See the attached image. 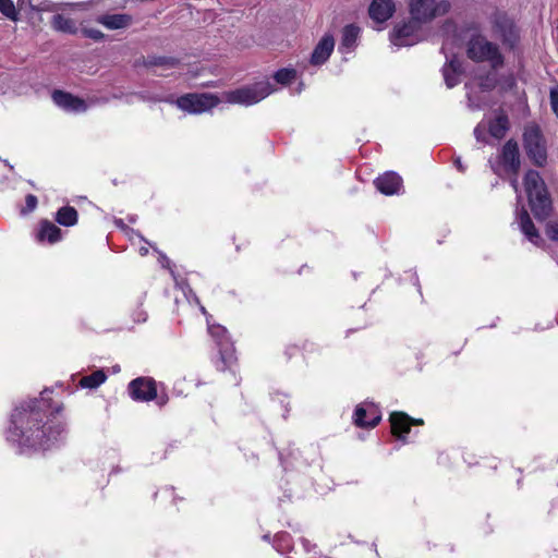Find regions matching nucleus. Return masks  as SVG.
<instances>
[{
	"label": "nucleus",
	"mask_w": 558,
	"mask_h": 558,
	"mask_svg": "<svg viewBox=\"0 0 558 558\" xmlns=\"http://www.w3.org/2000/svg\"><path fill=\"white\" fill-rule=\"evenodd\" d=\"M41 421L43 414L35 405H29L28 409H15L8 430V439L21 446L44 450L50 448L62 438L64 427L61 424L40 425Z\"/></svg>",
	"instance_id": "f257e3e1"
},
{
	"label": "nucleus",
	"mask_w": 558,
	"mask_h": 558,
	"mask_svg": "<svg viewBox=\"0 0 558 558\" xmlns=\"http://www.w3.org/2000/svg\"><path fill=\"white\" fill-rule=\"evenodd\" d=\"M524 187L531 209L538 220H545L551 211V199L539 173L529 170L524 175Z\"/></svg>",
	"instance_id": "f03ea898"
},
{
	"label": "nucleus",
	"mask_w": 558,
	"mask_h": 558,
	"mask_svg": "<svg viewBox=\"0 0 558 558\" xmlns=\"http://www.w3.org/2000/svg\"><path fill=\"white\" fill-rule=\"evenodd\" d=\"M276 90L277 88L269 81L264 80L225 92L221 99L228 104L248 107L258 104Z\"/></svg>",
	"instance_id": "7ed1b4c3"
},
{
	"label": "nucleus",
	"mask_w": 558,
	"mask_h": 558,
	"mask_svg": "<svg viewBox=\"0 0 558 558\" xmlns=\"http://www.w3.org/2000/svg\"><path fill=\"white\" fill-rule=\"evenodd\" d=\"M466 53L471 60L475 62H487L494 70L501 66L504 63V58L498 47L481 35L473 36L469 40Z\"/></svg>",
	"instance_id": "20e7f679"
},
{
	"label": "nucleus",
	"mask_w": 558,
	"mask_h": 558,
	"mask_svg": "<svg viewBox=\"0 0 558 558\" xmlns=\"http://www.w3.org/2000/svg\"><path fill=\"white\" fill-rule=\"evenodd\" d=\"M222 101L215 94H186L175 100H171L180 110L189 114H201L218 106Z\"/></svg>",
	"instance_id": "39448f33"
},
{
	"label": "nucleus",
	"mask_w": 558,
	"mask_h": 558,
	"mask_svg": "<svg viewBox=\"0 0 558 558\" xmlns=\"http://www.w3.org/2000/svg\"><path fill=\"white\" fill-rule=\"evenodd\" d=\"M450 9L447 0H410L409 12L413 19L423 24L446 14Z\"/></svg>",
	"instance_id": "423d86ee"
},
{
	"label": "nucleus",
	"mask_w": 558,
	"mask_h": 558,
	"mask_svg": "<svg viewBox=\"0 0 558 558\" xmlns=\"http://www.w3.org/2000/svg\"><path fill=\"white\" fill-rule=\"evenodd\" d=\"M423 25V23L412 16L408 21L398 23L390 34L391 44L396 47H407L417 44L424 38Z\"/></svg>",
	"instance_id": "0eeeda50"
},
{
	"label": "nucleus",
	"mask_w": 558,
	"mask_h": 558,
	"mask_svg": "<svg viewBox=\"0 0 558 558\" xmlns=\"http://www.w3.org/2000/svg\"><path fill=\"white\" fill-rule=\"evenodd\" d=\"M492 169L495 173L500 174V171L517 175L520 169V154L517 142H507L498 156V160L493 162L489 160Z\"/></svg>",
	"instance_id": "6e6552de"
},
{
	"label": "nucleus",
	"mask_w": 558,
	"mask_h": 558,
	"mask_svg": "<svg viewBox=\"0 0 558 558\" xmlns=\"http://www.w3.org/2000/svg\"><path fill=\"white\" fill-rule=\"evenodd\" d=\"M494 34L504 43L513 46L518 38V31L513 21L505 13H497L493 21Z\"/></svg>",
	"instance_id": "1a4fd4ad"
},
{
	"label": "nucleus",
	"mask_w": 558,
	"mask_h": 558,
	"mask_svg": "<svg viewBox=\"0 0 558 558\" xmlns=\"http://www.w3.org/2000/svg\"><path fill=\"white\" fill-rule=\"evenodd\" d=\"M131 397L137 401H150L157 398L156 381L153 378L138 377L129 384Z\"/></svg>",
	"instance_id": "9d476101"
},
{
	"label": "nucleus",
	"mask_w": 558,
	"mask_h": 558,
	"mask_svg": "<svg viewBox=\"0 0 558 558\" xmlns=\"http://www.w3.org/2000/svg\"><path fill=\"white\" fill-rule=\"evenodd\" d=\"M52 100L59 108L70 113L85 112L88 108L85 100L62 90H54Z\"/></svg>",
	"instance_id": "9b49d317"
},
{
	"label": "nucleus",
	"mask_w": 558,
	"mask_h": 558,
	"mask_svg": "<svg viewBox=\"0 0 558 558\" xmlns=\"http://www.w3.org/2000/svg\"><path fill=\"white\" fill-rule=\"evenodd\" d=\"M374 184L385 195L399 194L402 189V179L396 172L389 171L378 177Z\"/></svg>",
	"instance_id": "f8f14e48"
},
{
	"label": "nucleus",
	"mask_w": 558,
	"mask_h": 558,
	"mask_svg": "<svg viewBox=\"0 0 558 558\" xmlns=\"http://www.w3.org/2000/svg\"><path fill=\"white\" fill-rule=\"evenodd\" d=\"M390 423L392 434L400 439H403L404 435L410 432L412 424H423V421L412 420L403 412H393L390 415Z\"/></svg>",
	"instance_id": "ddd939ff"
},
{
	"label": "nucleus",
	"mask_w": 558,
	"mask_h": 558,
	"mask_svg": "<svg viewBox=\"0 0 558 558\" xmlns=\"http://www.w3.org/2000/svg\"><path fill=\"white\" fill-rule=\"evenodd\" d=\"M395 10L396 7L392 0H373L368 12L373 21L384 23L392 16Z\"/></svg>",
	"instance_id": "4468645a"
},
{
	"label": "nucleus",
	"mask_w": 558,
	"mask_h": 558,
	"mask_svg": "<svg viewBox=\"0 0 558 558\" xmlns=\"http://www.w3.org/2000/svg\"><path fill=\"white\" fill-rule=\"evenodd\" d=\"M335 48V40L331 35H325L316 45L312 57L311 63L313 65H320L325 63L330 57Z\"/></svg>",
	"instance_id": "2eb2a0df"
},
{
	"label": "nucleus",
	"mask_w": 558,
	"mask_h": 558,
	"mask_svg": "<svg viewBox=\"0 0 558 558\" xmlns=\"http://www.w3.org/2000/svg\"><path fill=\"white\" fill-rule=\"evenodd\" d=\"M446 58L447 62L442 68V75L447 87L452 88L460 83L462 64L456 57L449 59V57L446 54Z\"/></svg>",
	"instance_id": "dca6fc26"
},
{
	"label": "nucleus",
	"mask_w": 558,
	"mask_h": 558,
	"mask_svg": "<svg viewBox=\"0 0 558 558\" xmlns=\"http://www.w3.org/2000/svg\"><path fill=\"white\" fill-rule=\"evenodd\" d=\"M518 222L521 231L526 239L535 245H539L543 242L542 236L536 230L526 210L522 209L518 215Z\"/></svg>",
	"instance_id": "f3484780"
},
{
	"label": "nucleus",
	"mask_w": 558,
	"mask_h": 558,
	"mask_svg": "<svg viewBox=\"0 0 558 558\" xmlns=\"http://www.w3.org/2000/svg\"><path fill=\"white\" fill-rule=\"evenodd\" d=\"M360 35V28L355 25H347L342 31L341 44L339 51L342 53H349L357 45V38Z\"/></svg>",
	"instance_id": "a211bd4d"
},
{
	"label": "nucleus",
	"mask_w": 558,
	"mask_h": 558,
	"mask_svg": "<svg viewBox=\"0 0 558 558\" xmlns=\"http://www.w3.org/2000/svg\"><path fill=\"white\" fill-rule=\"evenodd\" d=\"M96 21L108 29H121L130 25L131 16L128 14H104Z\"/></svg>",
	"instance_id": "6ab92c4d"
},
{
	"label": "nucleus",
	"mask_w": 558,
	"mask_h": 558,
	"mask_svg": "<svg viewBox=\"0 0 558 558\" xmlns=\"http://www.w3.org/2000/svg\"><path fill=\"white\" fill-rule=\"evenodd\" d=\"M546 142H526L525 150L529 158L536 166H544L547 161V148L545 145Z\"/></svg>",
	"instance_id": "aec40b11"
},
{
	"label": "nucleus",
	"mask_w": 558,
	"mask_h": 558,
	"mask_svg": "<svg viewBox=\"0 0 558 558\" xmlns=\"http://www.w3.org/2000/svg\"><path fill=\"white\" fill-rule=\"evenodd\" d=\"M51 27L57 32L71 35H74L78 32L76 22L64 14L53 15L51 19Z\"/></svg>",
	"instance_id": "412c9836"
},
{
	"label": "nucleus",
	"mask_w": 558,
	"mask_h": 558,
	"mask_svg": "<svg viewBox=\"0 0 558 558\" xmlns=\"http://www.w3.org/2000/svg\"><path fill=\"white\" fill-rule=\"evenodd\" d=\"M508 130V119L499 114L488 122V133L495 140H501Z\"/></svg>",
	"instance_id": "4be33fe9"
},
{
	"label": "nucleus",
	"mask_w": 558,
	"mask_h": 558,
	"mask_svg": "<svg viewBox=\"0 0 558 558\" xmlns=\"http://www.w3.org/2000/svg\"><path fill=\"white\" fill-rule=\"evenodd\" d=\"M39 240H47L49 243H56L61 239V230L50 221L41 222L39 230Z\"/></svg>",
	"instance_id": "5701e85b"
},
{
	"label": "nucleus",
	"mask_w": 558,
	"mask_h": 558,
	"mask_svg": "<svg viewBox=\"0 0 558 558\" xmlns=\"http://www.w3.org/2000/svg\"><path fill=\"white\" fill-rule=\"evenodd\" d=\"M366 410L357 405L354 412V423L360 427H375L380 422V415L374 411L371 421H365Z\"/></svg>",
	"instance_id": "b1692460"
},
{
	"label": "nucleus",
	"mask_w": 558,
	"mask_h": 558,
	"mask_svg": "<svg viewBox=\"0 0 558 558\" xmlns=\"http://www.w3.org/2000/svg\"><path fill=\"white\" fill-rule=\"evenodd\" d=\"M56 220L65 227H72L77 222V211L74 207L64 206L57 211Z\"/></svg>",
	"instance_id": "393cba45"
},
{
	"label": "nucleus",
	"mask_w": 558,
	"mask_h": 558,
	"mask_svg": "<svg viewBox=\"0 0 558 558\" xmlns=\"http://www.w3.org/2000/svg\"><path fill=\"white\" fill-rule=\"evenodd\" d=\"M106 379H107V376H106L105 372L101 369H98V371L92 373L90 375L82 377L80 380V386L82 388L95 389V388L99 387L101 384H104Z\"/></svg>",
	"instance_id": "a878e982"
},
{
	"label": "nucleus",
	"mask_w": 558,
	"mask_h": 558,
	"mask_svg": "<svg viewBox=\"0 0 558 558\" xmlns=\"http://www.w3.org/2000/svg\"><path fill=\"white\" fill-rule=\"evenodd\" d=\"M296 70L294 69H280L274 74L275 81L283 86L290 85L292 82L296 80Z\"/></svg>",
	"instance_id": "bb28decb"
},
{
	"label": "nucleus",
	"mask_w": 558,
	"mask_h": 558,
	"mask_svg": "<svg viewBox=\"0 0 558 558\" xmlns=\"http://www.w3.org/2000/svg\"><path fill=\"white\" fill-rule=\"evenodd\" d=\"M208 330H209V333L211 335V337L217 341V344L220 348L227 349V347L229 344L227 329L220 325H216V326H209Z\"/></svg>",
	"instance_id": "cd10ccee"
},
{
	"label": "nucleus",
	"mask_w": 558,
	"mask_h": 558,
	"mask_svg": "<svg viewBox=\"0 0 558 558\" xmlns=\"http://www.w3.org/2000/svg\"><path fill=\"white\" fill-rule=\"evenodd\" d=\"M64 4L63 3H52L49 1L41 2L38 5H32L31 9L36 12H56L59 9H61ZM65 5L72 7V8H81L83 7L82 3H66Z\"/></svg>",
	"instance_id": "c85d7f7f"
},
{
	"label": "nucleus",
	"mask_w": 558,
	"mask_h": 558,
	"mask_svg": "<svg viewBox=\"0 0 558 558\" xmlns=\"http://www.w3.org/2000/svg\"><path fill=\"white\" fill-rule=\"evenodd\" d=\"M0 12L11 21H17L19 13L12 0H0Z\"/></svg>",
	"instance_id": "c756f323"
},
{
	"label": "nucleus",
	"mask_w": 558,
	"mask_h": 558,
	"mask_svg": "<svg viewBox=\"0 0 558 558\" xmlns=\"http://www.w3.org/2000/svg\"><path fill=\"white\" fill-rule=\"evenodd\" d=\"M483 92L490 90L496 85V77L495 75H487L485 78H480L478 83L476 84Z\"/></svg>",
	"instance_id": "7c9ffc66"
},
{
	"label": "nucleus",
	"mask_w": 558,
	"mask_h": 558,
	"mask_svg": "<svg viewBox=\"0 0 558 558\" xmlns=\"http://www.w3.org/2000/svg\"><path fill=\"white\" fill-rule=\"evenodd\" d=\"M82 34L85 37L92 38L94 40H101L105 37L104 33L96 28H83Z\"/></svg>",
	"instance_id": "2f4dec72"
},
{
	"label": "nucleus",
	"mask_w": 558,
	"mask_h": 558,
	"mask_svg": "<svg viewBox=\"0 0 558 558\" xmlns=\"http://www.w3.org/2000/svg\"><path fill=\"white\" fill-rule=\"evenodd\" d=\"M545 232L551 241H558V222L547 223Z\"/></svg>",
	"instance_id": "473e14b6"
},
{
	"label": "nucleus",
	"mask_w": 558,
	"mask_h": 558,
	"mask_svg": "<svg viewBox=\"0 0 558 558\" xmlns=\"http://www.w3.org/2000/svg\"><path fill=\"white\" fill-rule=\"evenodd\" d=\"M26 208L22 210L23 214L33 211L37 206V197L33 194H28L25 198Z\"/></svg>",
	"instance_id": "72a5a7b5"
},
{
	"label": "nucleus",
	"mask_w": 558,
	"mask_h": 558,
	"mask_svg": "<svg viewBox=\"0 0 558 558\" xmlns=\"http://www.w3.org/2000/svg\"><path fill=\"white\" fill-rule=\"evenodd\" d=\"M550 106L554 113L558 118V86L551 88L550 90Z\"/></svg>",
	"instance_id": "f704fd0d"
},
{
	"label": "nucleus",
	"mask_w": 558,
	"mask_h": 558,
	"mask_svg": "<svg viewBox=\"0 0 558 558\" xmlns=\"http://www.w3.org/2000/svg\"><path fill=\"white\" fill-rule=\"evenodd\" d=\"M465 87L468 88V98H469L470 106L478 108L480 102L476 100L475 96L473 95V83H468L465 85Z\"/></svg>",
	"instance_id": "c9c22d12"
},
{
	"label": "nucleus",
	"mask_w": 558,
	"mask_h": 558,
	"mask_svg": "<svg viewBox=\"0 0 558 558\" xmlns=\"http://www.w3.org/2000/svg\"><path fill=\"white\" fill-rule=\"evenodd\" d=\"M539 137V130L537 126H531L526 130L524 134V140H533Z\"/></svg>",
	"instance_id": "e433bc0d"
},
{
	"label": "nucleus",
	"mask_w": 558,
	"mask_h": 558,
	"mask_svg": "<svg viewBox=\"0 0 558 558\" xmlns=\"http://www.w3.org/2000/svg\"><path fill=\"white\" fill-rule=\"evenodd\" d=\"M485 128H486V124H484V123H481L475 128L474 133H475V136L477 140H483L482 137L484 135L482 134V130Z\"/></svg>",
	"instance_id": "4c0bfd02"
},
{
	"label": "nucleus",
	"mask_w": 558,
	"mask_h": 558,
	"mask_svg": "<svg viewBox=\"0 0 558 558\" xmlns=\"http://www.w3.org/2000/svg\"><path fill=\"white\" fill-rule=\"evenodd\" d=\"M454 163H456V166H457V168H458V170H459V171L464 172L465 168H464V167H463V165L461 163V158H460V157H457V158L454 159Z\"/></svg>",
	"instance_id": "58836bf2"
},
{
	"label": "nucleus",
	"mask_w": 558,
	"mask_h": 558,
	"mask_svg": "<svg viewBox=\"0 0 558 558\" xmlns=\"http://www.w3.org/2000/svg\"><path fill=\"white\" fill-rule=\"evenodd\" d=\"M510 183H511V186L513 187V190H514L515 192H518V185H519V183H518V179H517V177H514L513 179H511Z\"/></svg>",
	"instance_id": "ea45409f"
},
{
	"label": "nucleus",
	"mask_w": 558,
	"mask_h": 558,
	"mask_svg": "<svg viewBox=\"0 0 558 558\" xmlns=\"http://www.w3.org/2000/svg\"><path fill=\"white\" fill-rule=\"evenodd\" d=\"M147 253H148V248H147V247L142 246V247L140 248V254H141L142 256L147 255Z\"/></svg>",
	"instance_id": "a19ab883"
},
{
	"label": "nucleus",
	"mask_w": 558,
	"mask_h": 558,
	"mask_svg": "<svg viewBox=\"0 0 558 558\" xmlns=\"http://www.w3.org/2000/svg\"><path fill=\"white\" fill-rule=\"evenodd\" d=\"M302 89H303V83H299V86H298V88H296L295 93H298V94H299V93H301V92H302Z\"/></svg>",
	"instance_id": "79ce46f5"
},
{
	"label": "nucleus",
	"mask_w": 558,
	"mask_h": 558,
	"mask_svg": "<svg viewBox=\"0 0 558 558\" xmlns=\"http://www.w3.org/2000/svg\"><path fill=\"white\" fill-rule=\"evenodd\" d=\"M166 402H167V399H166V398H160V399H159V404H160V405H163Z\"/></svg>",
	"instance_id": "37998d69"
},
{
	"label": "nucleus",
	"mask_w": 558,
	"mask_h": 558,
	"mask_svg": "<svg viewBox=\"0 0 558 558\" xmlns=\"http://www.w3.org/2000/svg\"><path fill=\"white\" fill-rule=\"evenodd\" d=\"M141 315H142V317H141V318H138V320L145 322V320H146V315H145L144 313H143V314H141Z\"/></svg>",
	"instance_id": "c03bdc74"
},
{
	"label": "nucleus",
	"mask_w": 558,
	"mask_h": 558,
	"mask_svg": "<svg viewBox=\"0 0 558 558\" xmlns=\"http://www.w3.org/2000/svg\"><path fill=\"white\" fill-rule=\"evenodd\" d=\"M556 38H557V40H558V26H557V28H556Z\"/></svg>",
	"instance_id": "a18cd8bd"
},
{
	"label": "nucleus",
	"mask_w": 558,
	"mask_h": 558,
	"mask_svg": "<svg viewBox=\"0 0 558 558\" xmlns=\"http://www.w3.org/2000/svg\"><path fill=\"white\" fill-rule=\"evenodd\" d=\"M447 49L446 44L442 46V51L445 52Z\"/></svg>",
	"instance_id": "49530a36"
}]
</instances>
